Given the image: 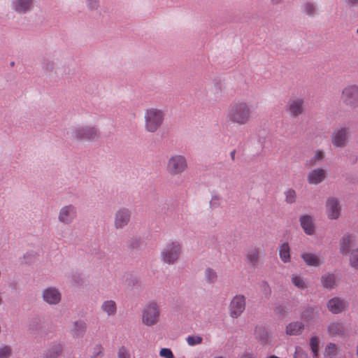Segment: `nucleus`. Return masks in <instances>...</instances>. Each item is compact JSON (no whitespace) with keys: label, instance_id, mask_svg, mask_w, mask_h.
<instances>
[{"label":"nucleus","instance_id":"obj_43","mask_svg":"<svg viewBox=\"0 0 358 358\" xmlns=\"http://www.w3.org/2000/svg\"><path fill=\"white\" fill-rule=\"evenodd\" d=\"M159 355L165 358H173V354L169 348H162L160 350Z\"/></svg>","mask_w":358,"mask_h":358},{"label":"nucleus","instance_id":"obj_26","mask_svg":"<svg viewBox=\"0 0 358 358\" xmlns=\"http://www.w3.org/2000/svg\"><path fill=\"white\" fill-rule=\"evenodd\" d=\"M101 310L108 316L114 315L116 313V303L113 300L106 301L101 305Z\"/></svg>","mask_w":358,"mask_h":358},{"label":"nucleus","instance_id":"obj_21","mask_svg":"<svg viewBox=\"0 0 358 358\" xmlns=\"http://www.w3.org/2000/svg\"><path fill=\"white\" fill-rule=\"evenodd\" d=\"M300 222L303 229L307 234L311 235L314 233V224L310 216L304 215L301 217Z\"/></svg>","mask_w":358,"mask_h":358},{"label":"nucleus","instance_id":"obj_29","mask_svg":"<svg viewBox=\"0 0 358 358\" xmlns=\"http://www.w3.org/2000/svg\"><path fill=\"white\" fill-rule=\"evenodd\" d=\"M204 277L207 282L212 284L217 280V274L215 271L210 268L205 270Z\"/></svg>","mask_w":358,"mask_h":358},{"label":"nucleus","instance_id":"obj_31","mask_svg":"<svg viewBox=\"0 0 358 358\" xmlns=\"http://www.w3.org/2000/svg\"><path fill=\"white\" fill-rule=\"evenodd\" d=\"M337 346L334 343H329L325 349L324 355L326 357L331 358L337 354Z\"/></svg>","mask_w":358,"mask_h":358},{"label":"nucleus","instance_id":"obj_4","mask_svg":"<svg viewBox=\"0 0 358 358\" xmlns=\"http://www.w3.org/2000/svg\"><path fill=\"white\" fill-rule=\"evenodd\" d=\"M159 316L158 305L155 302H150L143 308L142 322L146 326H153L158 322Z\"/></svg>","mask_w":358,"mask_h":358},{"label":"nucleus","instance_id":"obj_40","mask_svg":"<svg viewBox=\"0 0 358 358\" xmlns=\"http://www.w3.org/2000/svg\"><path fill=\"white\" fill-rule=\"evenodd\" d=\"M221 204V198L217 195L213 196L210 201V206L213 208H217Z\"/></svg>","mask_w":358,"mask_h":358},{"label":"nucleus","instance_id":"obj_3","mask_svg":"<svg viewBox=\"0 0 358 358\" xmlns=\"http://www.w3.org/2000/svg\"><path fill=\"white\" fill-rule=\"evenodd\" d=\"M181 253V245L178 241L168 243L161 252L162 259L164 262L174 264Z\"/></svg>","mask_w":358,"mask_h":358},{"label":"nucleus","instance_id":"obj_45","mask_svg":"<svg viewBox=\"0 0 358 358\" xmlns=\"http://www.w3.org/2000/svg\"><path fill=\"white\" fill-rule=\"evenodd\" d=\"M239 358H255L254 355L250 352H243Z\"/></svg>","mask_w":358,"mask_h":358},{"label":"nucleus","instance_id":"obj_38","mask_svg":"<svg viewBox=\"0 0 358 358\" xmlns=\"http://www.w3.org/2000/svg\"><path fill=\"white\" fill-rule=\"evenodd\" d=\"M62 351L60 345L55 346L52 350H48L46 353L47 358H56Z\"/></svg>","mask_w":358,"mask_h":358},{"label":"nucleus","instance_id":"obj_14","mask_svg":"<svg viewBox=\"0 0 358 358\" xmlns=\"http://www.w3.org/2000/svg\"><path fill=\"white\" fill-rule=\"evenodd\" d=\"M43 298L50 304H56L60 301L61 294L57 289L50 287L43 291Z\"/></svg>","mask_w":358,"mask_h":358},{"label":"nucleus","instance_id":"obj_48","mask_svg":"<svg viewBox=\"0 0 358 358\" xmlns=\"http://www.w3.org/2000/svg\"><path fill=\"white\" fill-rule=\"evenodd\" d=\"M95 352L96 353V355L99 356L100 354H101L102 352V348L101 346H96L95 348Z\"/></svg>","mask_w":358,"mask_h":358},{"label":"nucleus","instance_id":"obj_9","mask_svg":"<svg viewBox=\"0 0 358 358\" xmlns=\"http://www.w3.org/2000/svg\"><path fill=\"white\" fill-rule=\"evenodd\" d=\"M350 134L348 129L339 127L336 129L331 136L332 144L337 148H343L347 145Z\"/></svg>","mask_w":358,"mask_h":358},{"label":"nucleus","instance_id":"obj_41","mask_svg":"<svg viewBox=\"0 0 358 358\" xmlns=\"http://www.w3.org/2000/svg\"><path fill=\"white\" fill-rule=\"evenodd\" d=\"M274 312L280 316H284L287 313V309L285 306L279 305L275 308Z\"/></svg>","mask_w":358,"mask_h":358},{"label":"nucleus","instance_id":"obj_47","mask_svg":"<svg viewBox=\"0 0 358 358\" xmlns=\"http://www.w3.org/2000/svg\"><path fill=\"white\" fill-rule=\"evenodd\" d=\"M345 2L350 6L358 5V0H345Z\"/></svg>","mask_w":358,"mask_h":358},{"label":"nucleus","instance_id":"obj_17","mask_svg":"<svg viewBox=\"0 0 358 358\" xmlns=\"http://www.w3.org/2000/svg\"><path fill=\"white\" fill-rule=\"evenodd\" d=\"M327 307L329 311L334 314H337L345 310L346 304L341 299L335 297L329 301Z\"/></svg>","mask_w":358,"mask_h":358},{"label":"nucleus","instance_id":"obj_16","mask_svg":"<svg viewBox=\"0 0 358 358\" xmlns=\"http://www.w3.org/2000/svg\"><path fill=\"white\" fill-rule=\"evenodd\" d=\"M325 178L326 172L324 169H315L308 173L307 180L310 184L317 185L322 182Z\"/></svg>","mask_w":358,"mask_h":358},{"label":"nucleus","instance_id":"obj_46","mask_svg":"<svg viewBox=\"0 0 358 358\" xmlns=\"http://www.w3.org/2000/svg\"><path fill=\"white\" fill-rule=\"evenodd\" d=\"M307 313H313V310L312 309H308V310H305L304 312H303L302 313V318L305 319V320H307V317H306V315Z\"/></svg>","mask_w":358,"mask_h":358},{"label":"nucleus","instance_id":"obj_22","mask_svg":"<svg viewBox=\"0 0 358 358\" xmlns=\"http://www.w3.org/2000/svg\"><path fill=\"white\" fill-rule=\"evenodd\" d=\"M87 326L84 321L77 320L73 322L71 332L74 337H80L85 332Z\"/></svg>","mask_w":358,"mask_h":358},{"label":"nucleus","instance_id":"obj_7","mask_svg":"<svg viewBox=\"0 0 358 358\" xmlns=\"http://www.w3.org/2000/svg\"><path fill=\"white\" fill-rule=\"evenodd\" d=\"M245 297L242 294H238L233 297L229 306V315L232 318H238L245 309Z\"/></svg>","mask_w":358,"mask_h":358},{"label":"nucleus","instance_id":"obj_5","mask_svg":"<svg viewBox=\"0 0 358 358\" xmlns=\"http://www.w3.org/2000/svg\"><path fill=\"white\" fill-rule=\"evenodd\" d=\"M187 169V160L182 155H173L168 160L166 170L168 173L172 176L181 174Z\"/></svg>","mask_w":358,"mask_h":358},{"label":"nucleus","instance_id":"obj_8","mask_svg":"<svg viewBox=\"0 0 358 358\" xmlns=\"http://www.w3.org/2000/svg\"><path fill=\"white\" fill-rule=\"evenodd\" d=\"M286 110L294 117H297L304 112V100L301 97H292L287 102Z\"/></svg>","mask_w":358,"mask_h":358},{"label":"nucleus","instance_id":"obj_36","mask_svg":"<svg viewBox=\"0 0 358 358\" xmlns=\"http://www.w3.org/2000/svg\"><path fill=\"white\" fill-rule=\"evenodd\" d=\"M285 201L288 203H293L296 201V194L294 189H289L285 192Z\"/></svg>","mask_w":358,"mask_h":358},{"label":"nucleus","instance_id":"obj_25","mask_svg":"<svg viewBox=\"0 0 358 358\" xmlns=\"http://www.w3.org/2000/svg\"><path fill=\"white\" fill-rule=\"evenodd\" d=\"M279 255L284 263L290 261V248L287 243H284L279 246Z\"/></svg>","mask_w":358,"mask_h":358},{"label":"nucleus","instance_id":"obj_12","mask_svg":"<svg viewBox=\"0 0 358 358\" xmlns=\"http://www.w3.org/2000/svg\"><path fill=\"white\" fill-rule=\"evenodd\" d=\"M326 213L331 220L337 219L341 213V207L335 198H329L326 203Z\"/></svg>","mask_w":358,"mask_h":358},{"label":"nucleus","instance_id":"obj_52","mask_svg":"<svg viewBox=\"0 0 358 358\" xmlns=\"http://www.w3.org/2000/svg\"><path fill=\"white\" fill-rule=\"evenodd\" d=\"M357 33H358V28H357Z\"/></svg>","mask_w":358,"mask_h":358},{"label":"nucleus","instance_id":"obj_35","mask_svg":"<svg viewBox=\"0 0 358 358\" xmlns=\"http://www.w3.org/2000/svg\"><path fill=\"white\" fill-rule=\"evenodd\" d=\"M187 344L190 346L201 344L203 341V338L200 336H189L186 338Z\"/></svg>","mask_w":358,"mask_h":358},{"label":"nucleus","instance_id":"obj_44","mask_svg":"<svg viewBox=\"0 0 358 358\" xmlns=\"http://www.w3.org/2000/svg\"><path fill=\"white\" fill-rule=\"evenodd\" d=\"M98 6L97 0H88V6L90 8H95Z\"/></svg>","mask_w":358,"mask_h":358},{"label":"nucleus","instance_id":"obj_51","mask_svg":"<svg viewBox=\"0 0 358 358\" xmlns=\"http://www.w3.org/2000/svg\"><path fill=\"white\" fill-rule=\"evenodd\" d=\"M272 1L273 2V3H278V2L280 1V0H272Z\"/></svg>","mask_w":358,"mask_h":358},{"label":"nucleus","instance_id":"obj_32","mask_svg":"<svg viewBox=\"0 0 358 358\" xmlns=\"http://www.w3.org/2000/svg\"><path fill=\"white\" fill-rule=\"evenodd\" d=\"M350 264L352 267L358 269V248L351 251Z\"/></svg>","mask_w":358,"mask_h":358},{"label":"nucleus","instance_id":"obj_24","mask_svg":"<svg viewBox=\"0 0 358 358\" xmlns=\"http://www.w3.org/2000/svg\"><path fill=\"white\" fill-rule=\"evenodd\" d=\"M255 336L256 339L262 343L268 342L269 334L267 329L264 327L257 326L255 329Z\"/></svg>","mask_w":358,"mask_h":358},{"label":"nucleus","instance_id":"obj_18","mask_svg":"<svg viewBox=\"0 0 358 358\" xmlns=\"http://www.w3.org/2000/svg\"><path fill=\"white\" fill-rule=\"evenodd\" d=\"M304 328V325L301 322H292L289 323L285 327V332L289 336L300 335Z\"/></svg>","mask_w":358,"mask_h":358},{"label":"nucleus","instance_id":"obj_2","mask_svg":"<svg viewBox=\"0 0 358 358\" xmlns=\"http://www.w3.org/2000/svg\"><path fill=\"white\" fill-rule=\"evenodd\" d=\"M165 113L162 109L149 108L145 110V129L150 133L156 132L162 125Z\"/></svg>","mask_w":358,"mask_h":358},{"label":"nucleus","instance_id":"obj_33","mask_svg":"<svg viewBox=\"0 0 358 358\" xmlns=\"http://www.w3.org/2000/svg\"><path fill=\"white\" fill-rule=\"evenodd\" d=\"M324 157V154L322 150H317L313 158L307 162L306 166L310 167L315 165L317 161L322 160Z\"/></svg>","mask_w":358,"mask_h":358},{"label":"nucleus","instance_id":"obj_50","mask_svg":"<svg viewBox=\"0 0 358 358\" xmlns=\"http://www.w3.org/2000/svg\"><path fill=\"white\" fill-rule=\"evenodd\" d=\"M232 160L235 159L236 150H233L230 153Z\"/></svg>","mask_w":358,"mask_h":358},{"label":"nucleus","instance_id":"obj_11","mask_svg":"<svg viewBox=\"0 0 358 358\" xmlns=\"http://www.w3.org/2000/svg\"><path fill=\"white\" fill-rule=\"evenodd\" d=\"M131 219V212L129 209L120 208L115 214L114 226L116 229H122L126 227Z\"/></svg>","mask_w":358,"mask_h":358},{"label":"nucleus","instance_id":"obj_37","mask_svg":"<svg viewBox=\"0 0 358 358\" xmlns=\"http://www.w3.org/2000/svg\"><path fill=\"white\" fill-rule=\"evenodd\" d=\"M292 283L297 287L303 289L306 287V282L303 278L299 275H293L292 278Z\"/></svg>","mask_w":358,"mask_h":358},{"label":"nucleus","instance_id":"obj_27","mask_svg":"<svg viewBox=\"0 0 358 358\" xmlns=\"http://www.w3.org/2000/svg\"><path fill=\"white\" fill-rule=\"evenodd\" d=\"M259 252L258 249L252 248L249 250L246 255L248 263L250 265L255 266L259 262Z\"/></svg>","mask_w":358,"mask_h":358},{"label":"nucleus","instance_id":"obj_39","mask_svg":"<svg viewBox=\"0 0 358 358\" xmlns=\"http://www.w3.org/2000/svg\"><path fill=\"white\" fill-rule=\"evenodd\" d=\"M11 354V349L8 346L0 348V358H8Z\"/></svg>","mask_w":358,"mask_h":358},{"label":"nucleus","instance_id":"obj_6","mask_svg":"<svg viewBox=\"0 0 358 358\" xmlns=\"http://www.w3.org/2000/svg\"><path fill=\"white\" fill-rule=\"evenodd\" d=\"M341 99L342 102L350 108L358 107V86L356 85H348L343 88Z\"/></svg>","mask_w":358,"mask_h":358},{"label":"nucleus","instance_id":"obj_49","mask_svg":"<svg viewBox=\"0 0 358 358\" xmlns=\"http://www.w3.org/2000/svg\"><path fill=\"white\" fill-rule=\"evenodd\" d=\"M302 352H303V350L299 347H296V350H295L294 358H296L297 355H299V353H302Z\"/></svg>","mask_w":358,"mask_h":358},{"label":"nucleus","instance_id":"obj_20","mask_svg":"<svg viewBox=\"0 0 358 358\" xmlns=\"http://www.w3.org/2000/svg\"><path fill=\"white\" fill-rule=\"evenodd\" d=\"M328 332L331 336H342L345 332V327L342 323L334 322L328 326Z\"/></svg>","mask_w":358,"mask_h":358},{"label":"nucleus","instance_id":"obj_19","mask_svg":"<svg viewBox=\"0 0 358 358\" xmlns=\"http://www.w3.org/2000/svg\"><path fill=\"white\" fill-rule=\"evenodd\" d=\"M32 5V0H14L13 8L17 13H24L28 11Z\"/></svg>","mask_w":358,"mask_h":358},{"label":"nucleus","instance_id":"obj_34","mask_svg":"<svg viewBox=\"0 0 358 358\" xmlns=\"http://www.w3.org/2000/svg\"><path fill=\"white\" fill-rule=\"evenodd\" d=\"M303 12L309 16H313L316 13L315 6L310 2H306L304 3L303 6Z\"/></svg>","mask_w":358,"mask_h":358},{"label":"nucleus","instance_id":"obj_15","mask_svg":"<svg viewBox=\"0 0 358 358\" xmlns=\"http://www.w3.org/2000/svg\"><path fill=\"white\" fill-rule=\"evenodd\" d=\"M355 242V236L352 234H345L340 240V251L343 255L349 253L350 248Z\"/></svg>","mask_w":358,"mask_h":358},{"label":"nucleus","instance_id":"obj_23","mask_svg":"<svg viewBox=\"0 0 358 358\" xmlns=\"http://www.w3.org/2000/svg\"><path fill=\"white\" fill-rule=\"evenodd\" d=\"M301 258L308 266H318L321 264L320 257L315 254L305 252L301 255Z\"/></svg>","mask_w":358,"mask_h":358},{"label":"nucleus","instance_id":"obj_30","mask_svg":"<svg viewBox=\"0 0 358 358\" xmlns=\"http://www.w3.org/2000/svg\"><path fill=\"white\" fill-rule=\"evenodd\" d=\"M320 344V340L317 336H313L310 339V346L313 353V356L317 357L318 355V348Z\"/></svg>","mask_w":358,"mask_h":358},{"label":"nucleus","instance_id":"obj_1","mask_svg":"<svg viewBox=\"0 0 358 358\" xmlns=\"http://www.w3.org/2000/svg\"><path fill=\"white\" fill-rule=\"evenodd\" d=\"M252 110L248 103L243 101H234L229 106L226 120L228 122L237 125H245L251 119Z\"/></svg>","mask_w":358,"mask_h":358},{"label":"nucleus","instance_id":"obj_13","mask_svg":"<svg viewBox=\"0 0 358 358\" xmlns=\"http://www.w3.org/2000/svg\"><path fill=\"white\" fill-rule=\"evenodd\" d=\"M75 217L76 210L71 205L63 207L59 214V221L66 224L71 222Z\"/></svg>","mask_w":358,"mask_h":358},{"label":"nucleus","instance_id":"obj_28","mask_svg":"<svg viewBox=\"0 0 358 358\" xmlns=\"http://www.w3.org/2000/svg\"><path fill=\"white\" fill-rule=\"evenodd\" d=\"M323 287L327 289H332L336 285V277L334 274H327L322 277Z\"/></svg>","mask_w":358,"mask_h":358},{"label":"nucleus","instance_id":"obj_10","mask_svg":"<svg viewBox=\"0 0 358 358\" xmlns=\"http://www.w3.org/2000/svg\"><path fill=\"white\" fill-rule=\"evenodd\" d=\"M71 135L77 140H92L96 137L97 131L94 127H82L75 129Z\"/></svg>","mask_w":358,"mask_h":358},{"label":"nucleus","instance_id":"obj_42","mask_svg":"<svg viewBox=\"0 0 358 358\" xmlns=\"http://www.w3.org/2000/svg\"><path fill=\"white\" fill-rule=\"evenodd\" d=\"M118 358H130L129 350L124 347H121L118 350Z\"/></svg>","mask_w":358,"mask_h":358}]
</instances>
